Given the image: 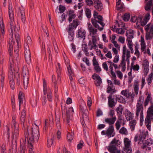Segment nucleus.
<instances>
[{
	"label": "nucleus",
	"instance_id": "obj_1",
	"mask_svg": "<svg viewBox=\"0 0 153 153\" xmlns=\"http://www.w3.org/2000/svg\"><path fill=\"white\" fill-rule=\"evenodd\" d=\"M8 9L9 17L10 20V25L12 33L11 34H10V35L13 36V34H15L17 46H18L19 42L20 39V36L18 33L19 32V29L18 28H16V25H14L13 23L14 19V14L12 7L9 6Z\"/></svg>",
	"mask_w": 153,
	"mask_h": 153
},
{
	"label": "nucleus",
	"instance_id": "obj_2",
	"mask_svg": "<svg viewBox=\"0 0 153 153\" xmlns=\"http://www.w3.org/2000/svg\"><path fill=\"white\" fill-rule=\"evenodd\" d=\"M9 65L10 68L9 70L8 74L9 79L10 86L11 88L13 90L15 88V83L14 80V76L15 77L16 75H19L18 74V71H15L14 69V63L13 59L11 57L9 58Z\"/></svg>",
	"mask_w": 153,
	"mask_h": 153
},
{
	"label": "nucleus",
	"instance_id": "obj_3",
	"mask_svg": "<svg viewBox=\"0 0 153 153\" xmlns=\"http://www.w3.org/2000/svg\"><path fill=\"white\" fill-rule=\"evenodd\" d=\"M153 120V103L149 108L145 120V124L149 130H151V121Z\"/></svg>",
	"mask_w": 153,
	"mask_h": 153
},
{
	"label": "nucleus",
	"instance_id": "obj_4",
	"mask_svg": "<svg viewBox=\"0 0 153 153\" xmlns=\"http://www.w3.org/2000/svg\"><path fill=\"white\" fill-rule=\"evenodd\" d=\"M79 25L78 20L76 19L73 20V22L69 25V27L67 29L68 33V38L70 41H72L74 39V29H75Z\"/></svg>",
	"mask_w": 153,
	"mask_h": 153
},
{
	"label": "nucleus",
	"instance_id": "obj_5",
	"mask_svg": "<svg viewBox=\"0 0 153 153\" xmlns=\"http://www.w3.org/2000/svg\"><path fill=\"white\" fill-rule=\"evenodd\" d=\"M120 142L119 140H117L115 138H114L110 143L109 146L108 147L107 149L110 153H116L117 151V147L120 145ZM105 153H108L105 152Z\"/></svg>",
	"mask_w": 153,
	"mask_h": 153
},
{
	"label": "nucleus",
	"instance_id": "obj_6",
	"mask_svg": "<svg viewBox=\"0 0 153 153\" xmlns=\"http://www.w3.org/2000/svg\"><path fill=\"white\" fill-rule=\"evenodd\" d=\"M12 123V127L14 129L13 134L12 135V138L13 140L16 141L19 137V125L16 122L15 117H13Z\"/></svg>",
	"mask_w": 153,
	"mask_h": 153
},
{
	"label": "nucleus",
	"instance_id": "obj_7",
	"mask_svg": "<svg viewBox=\"0 0 153 153\" xmlns=\"http://www.w3.org/2000/svg\"><path fill=\"white\" fill-rule=\"evenodd\" d=\"M29 138L30 137L32 138L33 139V142L36 141L37 142L39 137V128L36 126L35 127L33 126L32 128V133L30 135L28 134ZM29 140V139L28 140Z\"/></svg>",
	"mask_w": 153,
	"mask_h": 153
},
{
	"label": "nucleus",
	"instance_id": "obj_8",
	"mask_svg": "<svg viewBox=\"0 0 153 153\" xmlns=\"http://www.w3.org/2000/svg\"><path fill=\"white\" fill-rule=\"evenodd\" d=\"M151 23L148 24L145 27L146 31V40H150L152 38L153 36V26L152 25L150 27Z\"/></svg>",
	"mask_w": 153,
	"mask_h": 153
},
{
	"label": "nucleus",
	"instance_id": "obj_9",
	"mask_svg": "<svg viewBox=\"0 0 153 153\" xmlns=\"http://www.w3.org/2000/svg\"><path fill=\"white\" fill-rule=\"evenodd\" d=\"M29 78V74L27 69H23V81L24 88L26 89L27 88Z\"/></svg>",
	"mask_w": 153,
	"mask_h": 153
},
{
	"label": "nucleus",
	"instance_id": "obj_10",
	"mask_svg": "<svg viewBox=\"0 0 153 153\" xmlns=\"http://www.w3.org/2000/svg\"><path fill=\"white\" fill-rule=\"evenodd\" d=\"M114 111L113 110L111 109L108 113L109 116L112 117L111 118H106L105 120V122L108 124L109 125H112L114 124L116 120V117L114 115Z\"/></svg>",
	"mask_w": 153,
	"mask_h": 153
},
{
	"label": "nucleus",
	"instance_id": "obj_11",
	"mask_svg": "<svg viewBox=\"0 0 153 153\" xmlns=\"http://www.w3.org/2000/svg\"><path fill=\"white\" fill-rule=\"evenodd\" d=\"M15 42L13 40V38L12 37H11L9 40L8 45V50L10 56L13 55V46H14V49L15 51L16 49H17V48H18V46H17V44L16 45H15Z\"/></svg>",
	"mask_w": 153,
	"mask_h": 153
},
{
	"label": "nucleus",
	"instance_id": "obj_12",
	"mask_svg": "<svg viewBox=\"0 0 153 153\" xmlns=\"http://www.w3.org/2000/svg\"><path fill=\"white\" fill-rule=\"evenodd\" d=\"M25 57L27 64H30L31 62V53L29 47L25 45Z\"/></svg>",
	"mask_w": 153,
	"mask_h": 153
},
{
	"label": "nucleus",
	"instance_id": "obj_13",
	"mask_svg": "<svg viewBox=\"0 0 153 153\" xmlns=\"http://www.w3.org/2000/svg\"><path fill=\"white\" fill-rule=\"evenodd\" d=\"M92 40L89 41L88 45L90 47V49L91 50L93 49H96L97 47V38L95 36H92Z\"/></svg>",
	"mask_w": 153,
	"mask_h": 153
},
{
	"label": "nucleus",
	"instance_id": "obj_14",
	"mask_svg": "<svg viewBox=\"0 0 153 153\" xmlns=\"http://www.w3.org/2000/svg\"><path fill=\"white\" fill-rule=\"evenodd\" d=\"M6 81V76L5 71L2 69L1 72V87L2 89L5 85Z\"/></svg>",
	"mask_w": 153,
	"mask_h": 153
},
{
	"label": "nucleus",
	"instance_id": "obj_15",
	"mask_svg": "<svg viewBox=\"0 0 153 153\" xmlns=\"http://www.w3.org/2000/svg\"><path fill=\"white\" fill-rule=\"evenodd\" d=\"M92 77L93 79L97 80L94 82L95 85L97 86H100L102 83V79L100 76L94 73L92 75Z\"/></svg>",
	"mask_w": 153,
	"mask_h": 153
},
{
	"label": "nucleus",
	"instance_id": "obj_16",
	"mask_svg": "<svg viewBox=\"0 0 153 153\" xmlns=\"http://www.w3.org/2000/svg\"><path fill=\"white\" fill-rule=\"evenodd\" d=\"M143 112V107L142 104L141 103L140 100L138 101L136 105V115L138 117L140 112Z\"/></svg>",
	"mask_w": 153,
	"mask_h": 153
},
{
	"label": "nucleus",
	"instance_id": "obj_17",
	"mask_svg": "<svg viewBox=\"0 0 153 153\" xmlns=\"http://www.w3.org/2000/svg\"><path fill=\"white\" fill-rule=\"evenodd\" d=\"M114 129L113 126L110 125L106 130V135L109 138L111 137H114L115 135V133H114Z\"/></svg>",
	"mask_w": 153,
	"mask_h": 153
},
{
	"label": "nucleus",
	"instance_id": "obj_18",
	"mask_svg": "<svg viewBox=\"0 0 153 153\" xmlns=\"http://www.w3.org/2000/svg\"><path fill=\"white\" fill-rule=\"evenodd\" d=\"M82 121H83L84 124L85 125L86 123H88L89 122V119L88 115V110L85 109V110L82 111Z\"/></svg>",
	"mask_w": 153,
	"mask_h": 153
},
{
	"label": "nucleus",
	"instance_id": "obj_19",
	"mask_svg": "<svg viewBox=\"0 0 153 153\" xmlns=\"http://www.w3.org/2000/svg\"><path fill=\"white\" fill-rule=\"evenodd\" d=\"M74 112V111L73 107H71L69 108L66 111V118L67 123H68L71 119V116L72 114V113Z\"/></svg>",
	"mask_w": 153,
	"mask_h": 153
},
{
	"label": "nucleus",
	"instance_id": "obj_20",
	"mask_svg": "<svg viewBox=\"0 0 153 153\" xmlns=\"http://www.w3.org/2000/svg\"><path fill=\"white\" fill-rule=\"evenodd\" d=\"M86 32L85 30H83L81 27L78 30L77 37L84 40L85 38Z\"/></svg>",
	"mask_w": 153,
	"mask_h": 153
},
{
	"label": "nucleus",
	"instance_id": "obj_21",
	"mask_svg": "<svg viewBox=\"0 0 153 153\" xmlns=\"http://www.w3.org/2000/svg\"><path fill=\"white\" fill-rule=\"evenodd\" d=\"M112 93L110 94L108 97V103L109 107L113 108L115 105V103L114 98H112Z\"/></svg>",
	"mask_w": 153,
	"mask_h": 153
},
{
	"label": "nucleus",
	"instance_id": "obj_22",
	"mask_svg": "<svg viewBox=\"0 0 153 153\" xmlns=\"http://www.w3.org/2000/svg\"><path fill=\"white\" fill-rule=\"evenodd\" d=\"M27 135L28 136V133L26 132L25 133V139H22L20 141V146L21 149H22V150L24 151L25 149V146L26 145V140L27 139V141L28 140L27 138Z\"/></svg>",
	"mask_w": 153,
	"mask_h": 153
},
{
	"label": "nucleus",
	"instance_id": "obj_23",
	"mask_svg": "<svg viewBox=\"0 0 153 153\" xmlns=\"http://www.w3.org/2000/svg\"><path fill=\"white\" fill-rule=\"evenodd\" d=\"M27 138L28 140V146L29 148V153H33V152L32 150L33 148V143H34L33 142V139L31 137H29V140H28V139L27 138Z\"/></svg>",
	"mask_w": 153,
	"mask_h": 153
},
{
	"label": "nucleus",
	"instance_id": "obj_24",
	"mask_svg": "<svg viewBox=\"0 0 153 153\" xmlns=\"http://www.w3.org/2000/svg\"><path fill=\"white\" fill-rule=\"evenodd\" d=\"M91 22L93 25L96 28L98 29L100 31L102 30L103 29V27H100L99 25L97 24L98 21L95 19L92 18L91 19Z\"/></svg>",
	"mask_w": 153,
	"mask_h": 153
},
{
	"label": "nucleus",
	"instance_id": "obj_25",
	"mask_svg": "<svg viewBox=\"0 0 153 153\" xmlns=\"http://www.w3.org/2000/svg\"><path fill=\"white\" fill-rule=\"evenodd\" d=\"M134 92L135 94L136 95H137L138 94L139 90V82L137 81V80H135L134 84Z\"/></svg>",
	"mask_w": 153,
	"mask_h": 153
},
{
	"label": "nucleus",
	"instance_id": "obj_26",
	"mask_svg": "<svg viewBox=\"0 0 153 153\" xmlns=\"http://www.w3.org/2000/svg\"><path fill=\"white\" fill-rule=\"evenodd\" d=\"M18 98L19 100V109H20L21 104L23 103V100L24 98V94L21 92H20Z\"/></svg>",
	"mask_w": 153,
	"mask_h": 153
},
{
	"label": "nucleus",
	"instance_id": "obj_27",
	"mask_svg": "<svg viewBox=\"0 0 153 153\" xmlns=\"http://www.w3.org/2000/svg\"><path fill=\"white\" fill-rule=\"evenodd\" d=\"M121 94L127 98H129L131 95V93H129L128 90H122L121 92Z\"/></svg>",
	"mask_w": 153,
	"mask_h": 153
},
{
	"label": "nucleus",
	"instance_id": "obj_28",
	"mask_svg": "<svg viewBox=\"0 0 153 153\" xmlns=\"http://www.w3.org/2000/svg\"><path fill=\"white\" fill-rule=\"evenodd\" d=\"M25 110H22L21 113V116L20 117V120L22 123L24 124L25 120Z\"/></svg>",
	"mask_w": 153,
	"mask_h": 153
},
{
	"label": "nucleus",
	"instance_id": "obj_29",
	"mask_svg": "<svg viewBox=\"0 0 153 153\" xmlns=\"http://www.w3.org/2000/svg\"><path fill=\"white\" fill-rule=\"evenodd\" d=\"M136 121L135 120H131L130 123V127L131 131L134 130L135 126L136 124Z\"/></svg>",
	"mask_w": 153,
	"mask_h": 153
},
{
	"label": "nucleus",
	"instance_id": "obj_30",
	"mask_svg": "<svg viewBox=\"0 0 153 153\" xmlns=\"http://www.w3.org/2000/svg\"><path fill=\"white\" fill-rule=\"evenodd\" d=\"M86 44H84L82 45V50L84 51L86 56H88L89 53L88 52V47H87Z\"/></svg>",
	"mask_w": 153,
	"mask_h": 153
},
{
	"label": "nucleus",
	"instance_id": "obj_31",
	"mask_svg": "<svg viewBox=\"0 0 153 153\" xmlns=\"http://www.w3.org/2000/svg\"><path fill=\"white\" fill-rule=\"evenodd\" d=\"M151 141L149 140H146L144 143H143V146H142V148L143 149H145L147 146L151 145L152 144V142H150Z\"/></svg>",
	"mask_w": 153,
	"mask_h": 153
},
{
	"label": "nucleus",
	"instance_id": "obj_32",
	"mask_svg": "<svg viewBox=\"0 0 153 153\" xmlns=\"http://www.w3.org/2000/svg\"><path fill=\"white\" fill-rule=\"evenodd\" d=\"M113 86L112 85H108L107 88V92L108 93H115L116 91V90L115 88H113Z\"/></svg>",
	"mask_w": 153,
	"mask_h": 153
},
{
	"label": "nucleus",
	"instance_id": "obj_33",
	"mask_svg": "<svg viewBox=\"0 0 153 153\" xmlns=\"http://www.w3.org/2000/svg\"><path fill=\"white\" fill-rule=\"evenodd\" d=\"M97 5L94 6L95 8L96 9L99 11H101L102 8V4L101 2L96 4Z\"/></svg>",
	"mask_w": 153,
	"mask_h": 153
},
{
	"label": "nucleus",
	"instance_id": "obj_34",
	"mask_svg": "<svg viewBox=\"0 0 153 153\" xmlns=\"http://www.w3.org/2000/svg\"><path fill=\"white\" fill-rule=\"evenodd\" d=\"M133 35V30L130 31L126 33V36H128L127 39H132L134 37Z\"/></svg>",
	"mask_w": 153,
	"mask_h": 153
},
{
	"label": "nucleus",
	"instance_id": "obj_35",
	"mask_svg": "<svg viewBox=\"0 0 153 153\" xmlns=\"http://www.w3.org/2000/svg\"><path fill=\"white\" fill-rule=\"evenodd\" d=\"M124 147H130L131 141L128 139L126 138L124 139Z\"/></svg>",
	"mask_w": 153,
	"mask_h": 153
},
{
	"label": "nucleus",
	"instance_id": "obj_36",
	"mask_svg": "<svg viewBox=\"0 0 153 153\" xmlns=\"http://www.w3.org/2000/svg\"><path fill=\"white\" fill-rule=\"evenodd\" d=\"M73 135V133H68L67 134V139L68 141L71 142L73 140L74 138Z\"/></svg>",
	"mask_w": 153,
	"mask_h": 153
},
{
	"label": "nucleus",
	"instance_id": "obj_37",
	"mask_svg": "<svg viewBox=\"0 0 153 153\" xmlns=\"http://www.w3.org/2000/svg\"><path fill=\"white\" fill-rule=\"evenodd\" d=\"M47 96V99L48 101L50 102H52L53 101V97L52 96V93L51 91L48 92Z\"/></svg>",
	"mask_w": 153,
	"mask_h": 153
},
{
	"label": "nucleus",
	"instance_id": "obj_38",
	"mask_svg": "<svg viewBox=\"0 0 153 153\" xmlns=\"http://www.w3.org/2000/svg\"><path fill=\"white\" fill-rule=\"evenodd\" d=\"M130 14L129 13H126L123 16V19L124 21H128L130 18Z\"/></svg>",
	"mask_w": 153,
	"mask_h": 153
},
{
	"label": "nucleus",
	"instance_id": "obj_39",
	"mask_svg": "<svg viewBox=\"0 0 153 153\" xmlns=\"http://www.w3.org/2000/svg\"><path fill=\"white\" fill-rule=\"evenodd\" d=\"M123 110V108L122 107V106H119L116 108L117 113L120 116L122 114Z\"/></svg>",
	"mask_w": 153,
	"mask_h": 153
},
{
	"label": "nucleus",
	"instance_id": "obj_40",
	"mask_svg": "<svg viewBox=\"0 0 153 153\" xmlns=\"http://www.w3.org/2000/svg\"><path fill=\"white\" fill-rule=\"evenodd\" d=\"M146 136V135L145 132H142L139 136L138 140L140 141L142 140V141H143V140H144L145 139Z\"/></svg>",
	"mask_w": 153,
	"mask_h": 153
},
{
	"label": "nucleus",
	"instance_id": "obj_41",
	"mask_svg": "<svg viewBox=\"0 0 153 153\" xmlns=\"http://www.w3.org/2000/svg\"><path fill=\"white\" fill-rule=\"evenodd\" d=\"M85 13L87 17L90 18L91 16V11L89 8H86L85 10Z\"/></svg>",
	"mask_w": 153,
	"mask_h": 153
},
{
	"label": "nucleus",
	"instance_id": "obj_42",
	"mask_svg": "<svg viewBox=\"0 0 153 153\" xmlns=\"http://www.w3.org/2000/svg\"><path fill=\"white\" fill-rule=\"evenodd\" d=\"M48 119H46L44 124V130L46 131L48 129Z\"/></svg>",
	"mask_w": 153,
	"mask_h": 153
},
{
	"label": "nucleus",
	"instance_id": "obj_43",
	"mask_svg": "<svg viewBox=\"0 0 153 153\" xmlns=\"http://www.w3.org/2000/svg\"><path fill=\"white\" fill-rule=\"evenodd\" d=\"M119 132L122 134L126 135L127 133H126V132L127 133V130L124 127H122L120 130Z\"/></svg>",
	"mask_w": 153,
	"mask_h": 153
},
{
	"label": "nucleus",
	"instance_id": "obj_44",
	"mask_svg": "<svg viewBox=\"0 0 153 153\" xmlns=\"http://www.w3.org/2000/svg\"><path fill=\"white\" fill-rule=\"evenodd\" d=\"M69 76L70 84L72 88H74L75 87V85H74V82L73 81V78L72 77V76H71L70 75Z\"/></svg>",
	"mask_w": 153,
	"mask_h": 153
},
{
	"label": "nucleus",
	"instance_id": "obj_45",
	"mask_svg": "<svg viewBox=\"0 0 153 153\" xmlns=\"http://www.w3.org/2000/svg\"><path fill=\"white\" fill-rule=\"evenodd\" d=\"M25 42L26 43V45H27L28 46V44H31L32 42V40L30 37L29 36H27L26 39L25 41Z\"/></svg>",
	"mask_w": 153,
	"mask_h": 153
},
{
	"label": "nucleus",
	"instance_id": "obj_46",
	"mask_svg": "<svg viewBox=\"0 0 153 153\" xmlns=\"http://www.w3.org/2000/svg\"><path fill=\"white\" fill-rule=\"evenodd\" d=\"M68 68V71L69 74V76L70 75L71 76H74V74L72 72L71 68L70 67V65L67 66Z\"/></svg>",
	"mask_w": 153,
	"mask_h": 153
},
{
	"label": "nucleus",
	"instance_id": "obj_47",
	"mask_svg": "<svg viewBox=\"0 0 153 153\" xmlns=\"http://www.w3.org/2000/svg\"><path fill=\"white\" fill-rule=\"evenodd\" d=\"M141 50L142 52L144 51V53L146 54V51L145 50L146 48V45L145 43L141 44Z\"/></svg>",
	"mask_w": 153,
	"mask_h": 153
},
{
	"label": "nucleus",
	"instance_id": "obj_48",
	"mask_svg": "<svg viewBox=\"0 0 153 153\" xmlns=\"http://www.w3.org/2000/svg\"><path fill=\"white\" fill-rule=\"evenodd\" d=\"M121 119H120V120L117 121L115 124L116 128L117 130H118L120 127V124L121 123Z\"/></svg>",
	"mask_w": 153,
	"mask_h": 153
},
{
	"label": "nucleus",
	"instance_id": "obj_49",
	"mask_svg": "<svg viewBox=\"0 0 153 153\" xmlns=\"http://www.w3.org/2000/svg\"><path fill=\"white\" fill-rule=\"evenodd\" d=\"M6 144H3L1 146V153H7L5 148Z\"/></svg>",
	"mask_w": 153,
	"mask_h": 153
},
{
	"label": "nucleus",
	"instance_id": "obj_50",
	"mask_svg": "<svg viewBox=\"0 0 153 153\" xmlns=\"http://www.w3.org/2000/svg\"><path fill=\"white\" fill-rule=\"evenodd\" d=\"M53 138L50 139H48L47 140V146L48 147H50L53 144Z\"/></svg>",
	"mask_w": 153,
	"mask_h": 153
},
{
	"label": "nucleus",
	"instance_id": "obj_51",
	"mask_svg": "<svg viewBox=\"0 0 153 153\" xmlns=\"http://www.w3.org/2000/svg\"><path fill=\"white\" fill-rule=\"evenodd\" d=\"M59 10L60 13H63L66 10V8L64 6L60 5L59 6Z\"/></svg>",
	"mask_w": 153,
	"mask_h": 153
},
{
	"label": "nucleus",
	"instance_id": "obj_52",
	"mask_svg": "<svg viewBox=\"0 0 153 153\" xmlns=\"http://www.w3.org/2000/svg\"><path fill=\"white\" fill-rule=\"evenodd\" d=\"M94 66V69L96 73H99L101 71V68L99 65H96Z\"/></svg>",
	"mask_w": 153,
	"mask_h": 153
},
{
	"label": "nucleus",
	"instance_id": "obj_53",
	"mask_svg": "<svg viewBox=\"0 0 153 153\" xmlns=\"http://www.w3.org/2000/svg\"><path fill=\"white\" fill-rule=\"evenodd\" d=\"M124 151L127 153H131L132 150L130 147H124Z\"/></svg>",
	"mask_w": 153,
	"mask_h": 153
},
{
	"label": "nucleus",
	"instance_id": "obj_54",
	"mask_svg": "<svg viewBox=\"0 0 153 153\" xmlns=\"http://www.w3.org/2000/svg\"><path fill=\"white\" fill-rule=\"evenodd\" d=\"M76 16V15L75 14H73L69 15L68 19L69 22H71L72 21V19H75Z\"/></svg>",
	"mask_w": 153,
	"mask_h": 153
},
{
	"label": "nucleus",
	"instance_id": "obj_55",
	"mask_svg": "<svg viewBox=\"0 0 153 153\" xmlns=\"http://www.w3.org/2000/svg\"><path fill=\"white\" fill-rule=\"evenodd\" d=\"M21 19L23 23H25L26 20L25 13H20Z\"/></svg>",
	"mask_w": 153,
	"mask_h": 153
},
{
	"label": "nucleus",
	"instance_id": "obj_56",
	"mask_svg": "<svg viewBox=\"0 0 153 153\" xmlns=\"http://www.w3.org/2000/svg\"><path fill=\"white\" fill-rule=\"evenodd\" d=\"M140 125H142V123L143 121V112H140Z\"/></svg>",
	"mask_w": 153,
	"mask_h": 153
},
{
	"label": "nucleus",
	"instance_id": "obj_57",
	"mask_svg": "<svg viewBox=\"0 0 153 153\" xmlns=\"http://www.w3.org/2000/svg\"><path fill=\"white\" fill-rule=\"evenodd\" d=\"M130 51L127 50L126 51V60L128 62V64H129V58L130 56Z\"/></svg>",
	"mask_w": 153,
	"mask_h": 153
},
{
	"label": "nucleus",
	"instance_id": "obj_58",
	"mask_svg": "<svg viewBox=\"0 0 153 153\" xmlns=\"http://www.w3.org/2000/svg\"><path fill=\"white\" fill-rule=\"evenodd\" d=\"M54 84V88H55V97H56L58 95V88L57 85L56 84Z\"/></svg>",
	"mask_w": 153,
	"mask_h": 153
},
{
	"label": "nucleus",
	"instance_id": "obj_59",
	"mask_svg": "<svg viewBox=\"0 0 153 153\" xmlns=\"http://www.w3.org/2000/svg\"><path fill=\"white\" fill-rule=\"evenodd\" d=\"M83 141L82 140L80 141L79 143L77 145V149H81L82 148V146H83Z\"/></svg>",
	"mask_w": 153,
	"mask_h": 153
},
{
	"label": "nucleus",
	"instance_id": "obj_60",
	"mask_svg": "<svg viewBox=\"0 0 153 153\" xmlns=\"http://www.w3.org/2000/svg\"><path fill=\"white\" fill-rule=\"evenodd\" d=\"M53 44L54 48L55 51L56 53H58V47L56 43V42L55 41L53 42Z\"/></svg>",
	"mask_w": 153,
	"mask_h": 153
},
{
	"label": "nucleus",
	"instance_id": "obj_61",
	"mask_svg": "<svg viewBox=\"0 0 153 153\" xmlns=\"http://www.w3.org/2000/svg\"><path fill=\"white\" fill-rule=\"evenodd\" d=\"M102 115V112L101 109L100 108H99L97 111L96 115L97 117H99L100 115Z\"/></svg>",
	"mask_w": 153,
	"mask_h": 153
},
{
	"label": "nucleus",
	"instance_id": "obj_62",
	"mask_svg": "<svg viewBox=\"0 0 153 153\" xmlns=\"http://www.w3.org/2000/svg\"><path fill=\"white\" fill-rule=\"evenodd\" d=\"M118 100L121 103H125L126 102L125 99L122 96H120Z\"/></svg>",
	"mask_w": 153,
	"mask_h": 153
},
{
	"label": "nucleus",
	"instance_id": "obj_63",
	"mask_svg": "<svg viewBox=\"0 0 153 153\" xmlns=\"http://www.w3.org/2000/svg\"><path fill=\"white\" fill-rule=\"evenodd\" d=\"M116 73L118 77L120 79H122L123 78V74L120 71H117Z\"/></svg>",
	"mask_w": 153,
	"mask_h": 153
},
{
	"label": "nucleus",
	"instance_id": "obj_64",
	"mask_svg": "<svg viewBox=\"0 0 153 153\" xmlns=\"http://www.w3.org/2000/svg\"><path fill=\"white\" fill-rule=\"evenodd\" d=\"M93 65L94 66L99 65L97 61L95 56H94L93 59Z\"/></svg>",
	"mask_w": 153,
	"mask_h": 153
}]
</instances>
